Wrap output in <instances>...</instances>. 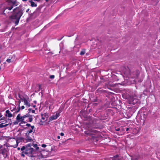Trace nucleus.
<instances>
[{"instance_id":"1","label":"nucleus","mask_w":160,"mask_h":160,"mask_svg":"<svg viewBox=\"0 0 160 160\" xmlns=\"http://www.w3.org/2000/svg\"><path fill=\"white\" fill-rule=\"evenodd\" d=\"M97 119L90 116H88L86 118L85 123L88 127V129L84 132L85 134L88 136H90L91 139L93 141H98V134L100 132L95 130L98 129L99 127L96 125Z\"/></svg>"},{"instance_id":"47","label":"nucleus","mask_w":160,"mask_h":160,"mask_svg":"<svg viewBox=\"0 0 160 160\" xmlns=\"http://www.w3.org/2000/svg\"><path fill=\"white\" fill-rule=\"evenodd\" d=\"M21 156L23 158H24L25 157V154H21Z\"/></svg>"},{"instance_id":"53","label":"nucleus","mask_w":160,"mask_h":160,"mask_svg":"<svg viewBox=\"0 0 160 160\" xmlns=\"http://www.w3.org/2000/svg\"><path fill=\"white\" fill-rule=\"evenodd\" d=\"M33 102L35 104H36L37 103V101L36 100H35L33 101Z\"/></svg>"},{"instance_id":"54","label":"nucleus","mask_w":160,"mask_h":160,"mask_svg":"<svg viewBox=\"0 0 160 160\" xmlns=\"http://www.w3.org/2000/svg\"><path fill=\"white\" fill-rule=\"evenodd\" d=\"M17 113V112H16V111H15L14 112H13V114L14 115L15 114H16Z\"/></svg>"},{"instance_id":"41","label":"nucleus","mask_w":160,"mask_h":160,"mask_svg":"<svg viewBox=\"0 0 160 160\" xmlns=\"http://www.w3.org/2000/svg\"><path fill=\"white\" fill-rule=\"evenodd\" d=\"M33 146L34 148H36L37 147H38V145L36 144H33Z\"/></svg>"},{"instance_id":"14","label":"nucleus","mask_w":160,"mask_h":160,"mask_svg":"<svg viewBox=\"0 0 160 160\" xmlns=\"http://www.w3.org/2000/svg\"><path fill=\"white\" fill-rule=\"evenodd\" d=\"M24 101H23L24 102V104L25 105H27L28 106V107H30L31 106V105L29 102H28L26 98L24 99Z\"/></svg>"},{"instance_id":"38","label":"nucleus","mask_w":160,"mask_h":160,"mask_svg":"<svg viewBox=\"0 0 160 160\" xmlns=\"http://www.w3.org/2000/svg\"><path fill=\"white\" fill-rule=\"evenodd\" d=\"M55 77L54 75H52L50 76V78L51 79H53Z\"/></svg>"},{"instance_id":"42","label":"nucleus","mask_w":160,"mask_h":160,"mask_svg":"<svg viewBox=\"0 0 160 160\" xmlns=\"http://www.w3.org/2000/svg\"><path fill=\"white\" fill-rule=\"evenodd\" d=\"M9 124H5V125H3V127H7L8 125Z\"/></svg>"},{"instance_id":"3","label":"nucleus","mask_w":160,"mask_h":160,"mask_svg":"<svg viewBox=\"0 0 160 160\" xmlns=\"http://www.w3.org/2000/svg\"><path fill=\"white\" fill-rule=\"evenodd\" d=\"M28 110V112L22 116H21L20 113L18 114L16 118L17 121H18L19 122H21L22 123H26L28 122H32L33 120V118L32 117L33 116L30 114L31 108H29Z\"/></svg>"},{"instance_id":"24","label":"nucleus","mask_w":160,"mask_h":160,"mask_svg":"<svg viewBox=\"0 0 160 160\" xmlns=\"http://www.w3.org/2000/svg\"><path fill=\"white\" fill-rule=\"evenodd\" d=\"M148 93V90L147 89H146L143 91V94L145 95H147Z\"/></svg>"},{"instance_id":"15","label":"nucleus","mask_w":160,"mask_h":160,"mask_svg":"<svg viewBox=\"0 0 160 160\" xmlns=\"http://www.w3.org/2000/svg\"><path fill=\"white\" fill-rule=\"evenodd\" d=\"M135 74V76H134V78H137L138 77L139 74V72L138 70H136L135 72H134Z\"/></svg>"},{"instance_id":"63","label":"nucleus","mask_w":160,"mask_h":160,"mask_svg":"<svg viewBox=\"0 0 160 160\" xmlns=\"http://www.w3.org/2000/svg\"><path fill=\"white\" fill-rule=\"evenodd\" d=\"M15 97L16 98L18 99L17 98V95L16 94H15Z\"/></svg>"},{"instance_id":"60","label":"nucleus","mask_w":160,"mask_h":160,"mask_svg":"<svg viewBox=\"0 0 160 160\" xmlns=\"http://www.w3.org/2000/svg\"><path fill=\"white\" fill-rule=\"evenodd\" d=\"M2 116L1 113L0 112V118Z\"/></svg>"},{"instance_id":"37","label":"nucleus","mask_w":160,"mask_h":160,"mask_svg":"<svg viewBox=\"0 0 160 160\" xmlns=\"http://www.w3.org/2000/svg\"><path fill=\"white\" fill-rule=\"evenodd\" d=\"M132 130V128H127L126 129V131H128L129 130Z\"/></svg>"},{"instance_id":"21","label":"nucleus","mask_w":160,"mask_h":160,"mask_svg":"<svg viewBox=\"0 0 160 160\" xmlns=\"http://www.w3.org/2000/svg\"><path fill=\"white\" fill-rule=\"evenodd\" d=\"M7 151V150L5 148H4L1 150V153L3 155H4L6 154Z\"/></svg>"},{"instance_id":"32","label":"nucleus","mask_w":160,"mask_h":160,"mask_svg":"<svg viewBox=\"0 0 160 160\" xmlns=\"http://www.w3.org/2000/svg\"><path fill=\"white\" fill-rule=\"evenodd\" d=\"M12 58H11V59H8L6 60V61L8 63H10V62H11V60H12Z\"/></svg>"},{"instance_id":"10","label":"nucleus","mask_w":160,"mask_h":160,"mask_svg":"<svg viewBox=\"0 0 160 160\" xmlns=\"http://www.w3.org/2000/svg\"><path fill=\"white\" fill-rule=\"evenodd\" d=\"M41 116H42V119L44 120H45V118H47L48 117V114L47 113H45L44 114H41Z\"/></svg>"},{"instance_id":"59","label":"nucleus","mask_w":160,"mask_h":160,"mask_svg":"<svg viewBox=\"0 0 160 160\" xmlns=\"http://www.w3.org/2000/svg\"><path fill=\"white\" fill-rule=\"evenodd\" d=\"M128 74H130V75H131V73H130V72H129V71H128Z\"/></svg>"},{"instance_id":"20","label":"nucleus","mask_w":160,"mask_h":160,"mask_svg":"<svg viewBox=\"0 0 160 160\" xmlns=\"http://www.w3.org/2000/svg\"><path fill=\"white\" fill-rule=\"evenodd\" d=\"M57 118V117L56 116V115H53L52 117H51L50 118V120H55Z\"/></svg>"},{"instance_id":"56","label":"nucleus","mask_w":160,"mask_h":160,"mask_svg":"<svg viewBox=\"0 0 160 160\" xmlns=\"http://www.w3.org/2000/svg\"><path fill=\"white\" fill-rule=\"evenodd\" d=\"M57 138H58V139H60V137L59 136H58L57 137Z\"/></svg>"},{"instance_id":"27","label":"nucleus","mask_w":160,"mask_h":160,"mask_svg":"<svg viewBox=\"0 0 160 160\" xmlns=\"http://www.w3.org/2000/svg\"><path fill=\"white\" fill-rule=\"evenodd\" d=\"M26 146H23L21 148V150L22 151H24V150H26Z\"/></svg>"},{"instance_id":"2","label":"nucleus","mask_w":160,"mask_h":160,"mask_svg":"<svg viewBox=\"0 0 160 160\" xmlns=\"http://www.w3.org/2000/svg\"><path fill=\"white\" fill-rule=\"evenodd\" d=\"M24 9L22 6L20 5L13 9V13L9 17V19L12 22L14 23L15 26L18 25L20 19L22 15Z\"/></svg>"},{"instance_id":"31","label":"nucleus","mask_w":160,"mask_h":160,"mask_svg":"<svg viewBox=\"0 0 160 160\" xmlns=\"http://www.w3.org/2000/svg\"><path fill=\"white\" fill-rule=\"evenodd\" d=\"M19 122L18 121L16 120V121L13 122V123L14 125H16L18 124Z\"/></svg>"},{"instance_id":"49","label":"nucleus","mask_w":160,"mask_h":160,"mask_svg":"<svg viewBox=\"0 0 160 160\" xmlns=\"http://www.w3.org/2000/svg\"><path fill=\"white\" fill-rule=\"evenodd\" d=\"M21 109L22 110L24 109V108H25V107L24 106H22L21 107Z\"/></svg>"},{"instance_id":"9","label":"nucleus","mask_w":160,"mask_h":160,"mask_svg":"<svg viewBox=\"0 0 160 160\" xmlns=\"http://www.w3.org/2000/svg\"><path fill=\"white\" fill-rule=\"evenodd\" d=\"M31 129H28V130L26 132L27 133H28L30 134V133H32L33 132V129H34V132L35 130V126H31Z\"/></svg>"},{"instance_id":"11","label":"nucleus","mask_w":160,"mask_h":160,"mask_svg":"<svg viewBox=\"0 0 160 160\" xmlns=\"http://www.w3.org/2000/svg\"><path fill=\"white\" fill-rule=\"evenodd\" d=\"M10 2H11L12 4V5L13 6H16L18 5V2H17L16 1H13L11 0H10Z\"/></svg>"},{"instance_id":"46","label":"nucleus","mask_w":160,"mask_h":160,"mask_svg":"<svg viewBox=\"0 0 160 160\" xmlns=\"http://www.w3.org/2000/svg\"><path fill=\"white\" fill-rule=\"evenodd\" d=\"M107 116H105V118H102V120H104V119H106L107 118Z\"/></svg>"},{"instance_id":"16","label":"nucleus","mask_w":160,"mask_h":160,"mask_svg":"<svg viewBox=\"0 0 160 160\" xmlns=\"http://www.w3.org/2000/svg\"><path fill=\"white\" fill-rule=\"evenodd\" d=\"M19 98H20V100L22 101L23 102L24 99H25V98L23 97V96L20 95V94H18Z\"/></svg>"},{"instance_id":"12","label":"nucleus","mask_w":160,"mask_h":160,"mask_svg":"<svg viewBox=\"0 0 160 160\" xmlns=\"http://www.w3.org/2000/svg\"><path fill=\"white\" fill-rule=\"evenodd\" d=\"M28 2L30 3L31 5L30 6L33 7H36L37 6V4L36 3L32 1V0H29Z\"/></svg>"},{"instance_id":"55","label":"nucleus","mask_w":160,"mask_h":160,"mask_svg":"<svg viewBox=\"0 0 160 160\" xmlns=\"http://www.w3.org/2000/svg\"><path fill=\"white\" fill-rule=\"evenodd\" d=\"M41 89V85H39V90H40Z\"/></svg>"},{"instance_id":"58","label":"nucleus","mask_w":160,"mask_h":160,"mask_svg":"<svg viewBox=\"0 0 160 160\" xmlns=\"http://www.w3.org/2000/svg\"><path fill=\"white\" fill-rule=\"evenodd\" d=\"M79 153L81 152V151L80 150H78L77 151Z\"/></svg>"},{"instance_id":"13","label":"nucleus","mask_w":160,"mask_h":160,"mask_svg":"<svg viewBox=\"0 0 160 160\" xmlns=\"http://www.w3.org/2000/svg\"><path fill=\"white\" fill-rule=\"evenodd\" d=\"M19 141V142H26V139L22 137H20L18 138V140L17 141H17Z\"/></svg>"},{"instance_id":"25","label":"nucleus","mask_w":160,"mask_h":160,"mask_svg":"<svg viewBox=\"0 0 160 160\" xmlns=\"http://www.w3.org/2000/svg\"><path fill=\"white\" fill-rule=\"evenodd\" d=\"M85 49H83L81 51L80 54L81 55H83L85 54Z\"/></svg>"},{"instance_id":"5","label":"nucleus","mask_w":160,"mask_h":160,"mask_svg":"<svg viewBox=\"0 0 160 160\" xmlns=\"http://www.w3.org/2000/svg\"><path fill=\"white\" fill-rule=\"evenodd\" d=\"M35 151V150L33 148H27L25 150V154L29 156V155L33 154Z\"/></svg>"},{"instance_id":"44","label":"nucleus","mask_w":160,"mask_h":160,"mask_svg":"<svg viewBox=\"0 0 160 160\" xmlns=\"http://www.w3.org/2000/svg\"><path fill=\"white\" fill-rule=\"evenodd\" d=\"M25 150L24 151H22V152L21 153V154H25Z\"/></svg>"},{"instance_id":"33","label":"nucleus","mask_w":160,"mask_h":160,"mask_svg":"<svg viewBox=\"0 0 160 160\" xmlns=\"http://www.w3.org/2000/svg\"><path fill=\"white\" fill-rule=\"evenodd\" d=\"M7 118V117H3L2 118H1L0 119V120H5V119Z\"/></svg>"},{"instance_id":"43","label":"nucleus","mask_w":160,"mask_h":160,"mask_svg":"<svg viewBox=\"0 0 160 160\" xmlns=\"http://www.w3.org/2000/svg\"><path fill=\"white\" fill-rule=\"evenodd\" d=\"M60 135L61 136H63L64 135V134L63 133V132H61L60 133Z\"/></svg>"},{"instance_id":"62","label":"nucleus","mask_w":160,"mask_h":160,"mask_svg":"<svg viewBox=\"0 0 160 160\" xmlns=\"http://www.w3.org/2000/svg\"><path fill=\"white\" fill-rule=\"evenodd\" d=\"M32 106L33 107V108H35L36 107V105H33Z\"/></svg>"},{"instance_id":"45","label":"nucleus","mask_w":160,"mask_h":160,"mask_svg":"<svg viewBox=\"0 0 160 160\" xmlns=\"http://www.w3.org/2000/svg\"><path fill=\"white\" fill-rule=\"evenodd\" d=\"M31 112L32 113H35V111L34 110H31L30 112Z\"/></svg>"},{"instance_id":"61","label":"nucleus","mask_w":160,"mask_h":160,"mask_svg":"<svg viewBox=\"0 0 160 160\" xmlns=\"http://www.w3.org/2000/svg\"><path fill=\"white\" fill-rule=\"evenodd\" d=\"M74 34L73 33L70 36H68V37H70V36H73L74 35Z\"/></svg>"},{"instance_id":"18","label":"nucleus","mask_w":160,"mask_h":160,"mask_svg":"<svg viewBox=\"0 0 160 160\" xmlns=\"http://www.w3.org/2000/svg\"><path fill=\"white\" fill-rule=\"evenodd\" d=\"M27 127L24 128V129L25 130H28L30 128V127L31 128V126H31V124L29 123H27L25 125Z\"/></svg>"},{"instance_id":"30","label":"nucleus","mask_w":160,"mask_h":160,"mask_svg":"<svg viewBox=\"0 0 160 160\" xmlns=\"http://www.w3.org/2000/svg\"><path fill=\"white\" fill-rule=\"evenodd\" d=\"M13 8V6H11L10 7H8L7 8L9 10H11Z\"/></svg>"},{"instance_id":"51","label":"nucleus","mask_w":160,"mask_h":160,"mask_svg":"<svg viewBox=\"0 0 160 160\" xmlns=\"http://www.w3.org/2000/svg\"><path fill=\"white\" fill-rule=\"evenodd\" d=\"M21 100H19L18 101V105H20V103L21 102Z\"/></svg>"},{"instance_id":"6","label":"nucleus","mask_w":160,"mask_h":160,"mask_svg":"<svg viewBox=\"0 0 160 160\" xmlns=\"http://www.w3.org/2000/svg\"><path fill=\"white\" fill-rule=\"evenodd\" d=\"M25 136L26 137L25 142H31L32 141V139L30 137L29 133L26 132L25 133Z\"/></svg>"},{"instance_id":"28","label":"nucleus","mask_w":160,"mask_h":160,"mask_svg":"<svg viewBox=\"0 0 160 160\" xmlns=\"http://www.w3.org/2000/svg\"><path fill=\"white\" fill-rule=\"evenodd\" d=\"M31 143H29L27 145H25L26 147V148H32L31 147Z\"/></svg>"},{"instance_id":"4","label":"nucleus","mask_w":160,"mask_h":160,"mask_svg":"<svg viewBox=\"0 0 160 160\" xmlns=\"http://www.w3.org/2000/svg\"><path fill=\"white\" fill-rule=\"evenodd\" d=\"M122 96L125 97V98L128 100V103L130 104L138 105L140 103V100L137 98H134L132 96H130L128 94L122 95Z\"/></svg>"},{"instance_id":"8","label":"nucleus","mask_w":160,"mask_h":160,"mask_svg":"<svg viewBox=\"0 0 160 160\" xmlns=\"http://www.w3.org/2000/svg\"><path fill=\"white\" fill-rule=\"evenodd\" d=\"M6 114L5 116L8 117L9 118H11L12 116V114L10 112V111L8 110H7L6 111Z\"/></svg>"},{"instance_id":"23","label":"nucleus","mask_w":160,"mask_h":160,"mask_svg":"<svg viewBox=\"0 0 160 160\" xmlns=\"http://www.w3.org/2000/svg\"><path fill=\"white\" fill-rule=\"evenodd\" d=\"M29 157L31 158V159L32 160H35V156L33 155V154L31 155H29Z\"/></svg>"},{"instance_id":"7","label":"nucleus","mask_w":160,"mask_h":160,"mask_svg":"<svg viewBox=\"0 0 160 160\" xmlns=\"http://www.w3.org/2000/svg\"><path fill=\"white\" fill-rule=\"evenodd\" d=\"M112 160H121L122 157L118 155H116L111 158Z\"/></svg>"},{"instance_id":"57","label":"nucleus","mask_w":160,"mask_h":160,"mask_svg":"<svg viewBox=\"0 0 160 160\" xmlns=\"http://www.w3.org/2000/svg\"><path fill=\"white\" fill-rule=\"evenodd\" d=\"M8 98H9V99H12V98H11V96H9V97H8Z\"/></svg>"},{"instance_id":"29","label":"nucleus","mask_w":160,"mask_h":160,"mask_svg":"<svg viewBox=\"0 0 160 160\" xmlns=\"http://www.w3.org/2000/svg\"><path fill=\"white\" fill-rule=\"evenodd\" d=\"M18 109H17V110L16 111V112H17V113H18L20 111L21 109V107L19 105H18Z\"/></svg>"},{"instance_id":"19","label":"nucleus","mask_w":160,"mask_h":160,"mask_svg":"<svg viewBox=\"0 0 160 160\" xmlns=\"http://www.w3.org/2000/svg\"><path fill=\"white\" fill-rule=\"evenodd\" d=\"M148 113L146 112H142V116L144 118H146L147 116Z\"/></svg>"},{"instance_id":"26","label":"nucleus","mask_w":160,"mask_h":160,"mask_svg":"<svg viewBox=\"0 0 160 160\" xmlns=\"http://www.w3.org/2000/svg\"><path fill=\"white\" fill-rule=\"evenodd\" d=\"M63 108H61L60 107L59 108V110H58V113H60L62 111V110H63Z\"/></svg>"},{"instance_id":"40","label":"nucleus","mask_w":160,"mask_h":160,"mask_svg":"<svg viewBox=\"0 0 160 160\" xmlns=\"http://www.w3.org/2000/svg\"><path fill=\"white\" fill-rule=\"evenodd\" d=\"M47 146V145L45 144H42V147L43 148H45Z\"/></svg>"},{"instance_id":"35","label":"nucleus","mask_w":160,"mask_h":160,"mask_svg":"<svg viewBox=\"0 0 160 160\" xmlns=\"http://www.w3.org/2000/svg\"><path fill=\"white\" fill-rule=\"evenodd\" d=\"M4 123H1V124H0V128H4L3 124Z\"/></svg>"},{"instance_id":"52","label":"nucleus","mask_w":160,"mask_h":160,"mask_svg":"<svg viewBox=\"0 0 160 160\" xmlns=\"http://www.w3.org/2000/svg\"><path fill=\"white\" fill-rule=\"evenodd\" d=\"M29 10H30V9H29V8L28 9L26 10V12H27H27H28V11H29Z\"/></svg>"},{"instance_id":"50","label":"nucleus","mask_w":160,"mask_h":160,"mask_svg":"<svg viewBox=\"0 0 160 160\" xmlns=\"http://www.w3.org/2000/svg\"><path fill=\"white\" fill-rule=\"evenodd\" d=\"M39 147H37L36 148V150H38L39 149Z\"/></svg>"},{"instance_id":"34","label":"nucleus","mask_w":160,"mask_h":160,"mask_svg":"<svg viewBox=\"0 0 160 160\" xmlns=\"http://www.w3.org/2000/svg\"><path fill=\"white\" fill-rule=\"evenodd\" d=\"M115 130L116 131H119L120 130V128L118 127H116L115 128Z\"/></svg>"},{"instance_id":"36","label":"nucleus","mask_w":160,"mask_h":160,"mask_svg":"<svg viewBox=\"0 0 160 160\" xmlns=\"http://www.w3.org/2000/svg\"><path fill=\"white\" fill-rule=\"evenodd\" d=\"M55 115L57 117V118H58L60 116V113H58V112H57Z\"/></svg>"},{"instance_id":"17","label":"nucleus","mask_w":160,"mask_h":160,"mask_svg":"<svg viewBox=\"0 0 160 160\" xmlns=\"http://www.w3.org/2000/svg\"><path fill=\"white\" fill-rule=\"evenodd\" d=\"M36 14V13H34V12L33 13H31V14L29 13V17L28 18H27V19H32V18L33 16L34 15H35Z\"/></svg>"},{"instance_id":"64","label":"nucleus","mask_w":160,"mask_h":160,"mask_svg":"<svg viewBox=\"0 0 160 160\" xmlns=\"http://www.w3.org/2000/svg\"><path fill=\"white\" fill-rule=\"evenodd\" d=\"M20 149V148L19 147H18V150H19Z\"/></svg>"},{"instance_id":"48","label":"nucleus","mask_w":160,"mask_h":160,"mask_svg":"<svg viewBox=\"0 0 160 160\" xmlns=\"http://www.w3.org/2000/svg\"><path fill=\"white\" fill-rule=\"evenodd\" d=\"M48 148H50V149H51V150L52 151V148L51 147V146H50L49 145L48 146Z\"/></svg>"},{"instance_id":"22","label":"nucleus","mask_w":160,"mask_h":160,"mask_svg":"<svg viewBox=\"0 0 160 160\" xmlns=\"http://www.w3.org/2000/svg\"><path fill=\"white\" fill-rule=\"evenodd\" d=\"M41 8L40 7H38L37 8L36 10L34 11V13H37L38 11H40L41 10Z\"/></svg>"},{"instance_id":"39","label":"nucleus","mask_w":160,"mask_h":160,"mask_svg":"<svg viewBox=\"0 0 160 160\" xmlns=\"http://www.w3.org/2000/svg\"><path fill=\"white\" fill-rule=\"evenodd\" d=\"M16 107L15 106V108H14L13 109H12V108H10V110H11V111L12 112H13V111H14V110H16Z\"/></svg>"}]
</instances>
